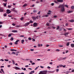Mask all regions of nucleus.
Wrapping results in <instances>:
<instances>
[{
	"instance_id": "f257e3e1",
	"label": "nucleus",
	"mask_w": 74,
	"mask_h": 74,
	"mask_svg": "<svg viewBox=\"0 0 74 74\" xmlns=\"http://www.w3.org/2000/svg\"><path fill=\"white\" fill-rule=\"evenodd\" d=\"M47 73V71H41L38 74H46Z\"/></svg>"
},
{
	"instance_id": "f03ea898",
	"label": "nucleus",
	"mask_w": 74,
	"mask_h": 74,
	"mask_svg": "<svg viewBox=\"0 0 74 74\" xmlns=\"http://www.w3.org/2000/svg\"><path fill=\"white\" fill-rule=\"evenodd\" d=\"M29 25H30V23L29 22H27L25 24L24 26H29Z\"/></svg>"
},
{
	"instance_id": "7ed1b4c3",
	"label": "nucleus",
	"mask_w": 74,
	"mask_h": 74,
	"mask_svg": "<svg viewBox=\"0 0 74 74\" xmlns=\"http://www.w3.org/2000/svg\"><path fill=\"white\" fill-rule=\"evenodd\" d=\"M37 23H34L33 24V27H37Z\"/></svg>"
},
{
	"instance_id": "20e7f679",
	"label": "nucleus",
	"mask_w": 74,
	"mask_h": 74,
	"mask_svg": "<svg viewBox=\"0 0 74 74\" xmlns=\"http://www.w3.org/2000/svg\"><path fill=\"white\" fill-rule=\"evenodd\" d=\"M61 11L62 12L65 11V9H64V8H61Z\"/></svg>"
},
{
	"instance_id": "39448f33",
	"label": "nucleus",
	"mask_w": 74,
	"mask_h": 74,
	"mask_svg": "<svg viewBox=\"0 0 74 74\" xmlns=\"http://www.w3.org/2000/svg\"><path fill=\"white\" fill-rule=\"evenodd\" d=\"M7 12L6 13L7 14H10L11 12V11H10V10L8 9L6 10Z\"/></svg>"
},
{
	"instance_id": "423d86ee",
	"label": "nucleus",
	"mask_w": 74,
	"mask_h": 74,
	"mask_svg": "<svg viewBox=\"0 0 74 74\" xmlns=\"http://www.w3.org/2000/svg\"><path fill=\"white\" fill-rule=\"evenodd\" d=\"M19 40H16L15 42L14 43V44L15 45H17V44H18V42H19Z\"/></svg>"
},
{
	"instance_id": "0eeeda50",
	"label": "nucleus",
	"mask_w": 74,
	"mask_h": 74,
	"mask_svg": "<svg viewBox=\"0 0 74 74\" xmlns=\"http://www.w3.org/2000/svg\"><path fill=\"white\" fill-rule=\"evenodd\" d=\"M12 11H13L14 12H16L17 11L16 10H15V8H13L11 10Z\"/></svg>"
},
{
	"instance_id": "6e6552de",
	"label": "nucleus",
	"mask_w": 74,
	"mask_h": 74,
	"mask_svg": "<svg viewBox=\"0 0 74 74\" xmlns=\"http://www.w3.org/2000/svg\"><path fill=\"white\" fill-rule=\"evenodd\" d=\"M59 3H63V0H57Z\"/></svg>"
},
{
	"instance_id": "1a4fd4ad",
	"label": "nucleus",
	"mask_w": 74,
	"mask_h": 74,
	"mask_svg": "<svg viewBox=\"0 0 74 74\" xmlns=\"http://www.w3.org/2000/svg\"><path fill=\"white\" fill-rule=\"evenodd\" d=\"M14 68V69H16V70H21V69H20V68H19L17 66H15Z\"/></svg>"
},
{
	"instance_id": "9d476101",
	"label": "nucleus",
	"mask_w": 74,
	"mask_h": 74,
	"mask_svg": "<svg viewBox=\"0 0 74 74\" xmlns=\"http://www.w3.org/2000/svg\"><path fill=\"white\" fill-rule=\"evenodd\" d=\"M12 32H13V33H17L18 32V31L16 30H13Z\"/></svg>"
},
{
	"instance_id": "9b49d317",
	"label": "nucleus",
	"mask_w": 74,
	"mask_h": 74,
	"mask_svg": "<svg viewBox=\"0 0 74 74\" xmlns=\"http://www.w3.org/2000/svg\"><path fill=\"white\" fill-rule=\"evenodd\" d=\"M33 21H35V20H36V18L35 17H33L32 18Z\"/></svg>"
},
{
	"instance_id": "f8f14e48",
	"label": "nucleus",
	"mask_w": 74,
	"mask_h": 74,
	"mask_svg": "<svg viewBox=\"0 0 74 74\" xmlns=\"http://www.w3.org/2000/svg\"><path fill=\"white\" fill-rule=\"evenodd\" d=\"M69 21L70 22H72V23L74 22V20H70Z\"/></svg>"
},
{
	"instance_id": "ddd939ff",
	"label": "nucleus",
	"mask_w": 74,
	"mask_h": 74,
	"mask_svg": "<svg viewBox=\"0 0 74 74\" xmlns=\"http://www.w3.org/2000/svg\"><path fill=\"white\" fill-rule=\"evenodd\" d=\"M71 46L72 48L74 47V44H71Z\"/></svg>"
},
{
	"instance_id": "4468645a",
	"label": "nucleus",
	"mask_w": 74,
	"mask_h": 74,
	"mask_svg": "<svg viewBox=\"0 0 74 74\" xmlns=\"http://www.w3.org/2000/svg\"><path fill=\"white\" fill-rule=\"evenodd\" d=\"M69 34V33L68 32H67L64 34V35L65 36H67Z\"/></svg>"
},
{
	"instance_id": "2eb2a0df",
	"label": "nucleus",
	"mask_w": 74,
	"mask_h": 74,
	"mask_svg": "<svg viewBox=\"0 0 74 74\" xmlns=\"http://www.w3.org/2000/svg\"><path fill=\"white\" fill-rule=\"evenodd\" d=\"M66 58H67L66 57H65L64 58H61V59L62 60H65V59H66Z\"/></svg>"
},
{
	"instance_id": "dca6fc26",
	"label": "nucleus",
	"mask_w": 74,
	"mask_h": 74,
	"mask_svg": "<svg viewBox=\"0 0 74 74\" xmlns=\"http://www.w3.org/2000/svg\"><path fill=\"white\" fill-rule=\"evenodd\" d=\"M67 29L69 30H73V28H67Z\"/></svg>"
},
{
	"instance_id": "f3484780",
	"label": "nucleus",
	"mask_w": 74,
	"mask_h": 74,
	"mask_svg": "<svg viewBox=\"0 0 74 74\" xmlns=\"http://www.w3.org/2000/svg\"><path fill=\"white\" fill-rule=\"evenodd\" d=\"M0 12H3V10L1 8H0Z\"/></svg>"
},
{
	"instance_id": "a211bd4d",
	"label": "nucleus",
	"mask_w": 74,
	"mask_h": 74,
	"mask_svg": "<svg viewBox=\"0 0 74 74\" xmlns=\"http://www.w3.org/2000/svg\"><path fill=\"white\" fill-rule=\"evenodd\" d=\"M10 50L11 51H16V50L14 49H11Z\"/></svg>"
},
{
	"instance_id": "6ab92c4d",
	"label": "nucleus",
	"mask_w": 74,
	"mask_h": 74,
	"mask_svg": "<svg viewBox=\"0 0 74 74\" xmlns=\"http://www.w3.org/2000/svg\"><path fill=\"white\" fill-rule=\"evenodd\" d=\"M25 40H24L23 39L22 40H21V43L22 44H23V42H24Z\"/></svg>"
},
{
	"instance_id": "aec40b11",
	"label": "nucleus",
	"mask_w": 74,
	"mask_h": 74,
	"mask_svg": "<svg viewBox=\"0 0 74 74\" xmlns=\"http://www.w3.org/2000/svg\"><path fill=\"white\" fill-rule=\"evenodd\" d=\"M27 5V4L25 3L23 5V7H26V6Z\"/></svg>"
},
{
	"instance_id": "412c9836",
	"label": "nucleus",
	"mask_w": 74,
	"mask_h": 74,
	"mask_svg": "<svg viewBox=\"0 0 74 74\" xmlns=\"http://www.w3.org/2000/svg\"><path fill=\"white\" fill-rule=\"evenodd\" d=\"M11 34H9L8 35V37H11Z\"/></svg>"
},
{
	"instance_id": "4be33fe9",
	"label": "nucleus",
	"mask_w": 74,
	"mask_h": 74,
	"mask_svg": "<svg viewBox=\"0 0 74 74\" xmlns=\"http://www.w3.org/2000/svg\"><path fill=\"white\" fill-rule=\"evenodd\" d=\"M71 9H73V10H74V6H72L71 7Z\"/></svg>"
},
{
	"instance_id": "5701e85b",
	"label": "nucleus",
	"mask_w": 74,
	"mask_h": 74,
	"mask_svg": "<svg viewBox=\"0 0 74 74\" xmlns=\"http://www.w3.org/2000/svg\"><path fill=\"white\" fill-rule=\"evenodd\" d=\"M73 11H69L68 12V13H71V12H73Z\"/></svg>"
},
{
	"instance_id": "b1692460",
	"label": "nucleus",
	"mask_w": 74,
	"mask_h": 74,
	"mask_svg": "<svg viewBox=\"0 0 74 74\" xmlns=\"http://www.w3.org/2000/svg\"><path fill=\"white\" fill-rule=\"evenodd\" d=\"M1 70L2 72V73H4V71H3V69H1Z\"/></svg>"
},
{
	"instance_id": "393cba45",
	"label": "nucleus",
	"mask_w": 74,
	"mask_h": 74,
	"mask_svg": "<svg viewBox=\"0 0 74 74\" xmlns=\"http://www.w3.org/2000/svg\"><path fill=\"white\" fill-rule=\"evenodd\" d=\"M3 16H7V14L5 13L3 14Z\"/></svg>"
},
{
	"instance_id": "a878e982",
	"label": "nucleus",
	"mask_w": 74,
	"mask_h": 74,
	"mask_svg": "<svg viewBox=\"0 0 74 74\" xmlns=\"http://www.w3.org/2000/svg\"><path fill=\"white\" fill-rule=\"evenodd\" d=\"M12 62L13 63V64H15V61L12 60Z\"/></svg>"
},
{
	"instance_id": "bb28decb",
	"label": "nucleus",
	"mask_w": 74,
	"mask_h": 74,
	"mask_svg": "<svg viewBox=\"0 0 74 74\" xmlns=\"http://www.w3.org/2000/svg\"><path fill=\"white\" fill-rule=\"evenodd\" d=\"M69 44H70V43H69V42H67L66 44L67 46H69Z\"/></svg>"
},
{
	"instance_id": "cd10ccee",
	"label": "nucleus",
	"mask_w": 74,
	"mask_h": 74,
	"mask_svg": "<svg viewBox=\"0 0 74 74\" xmlns=\"http://www.w3.org/2000/svg\"><path fill=\"white\" fill-rule=\"evenodd\" d=\"M10 40L13 41L14 40V38L13 37L11 38H10Z\"/></svg>"
},
{
	"instance_id": "c85d7f7f",
	"label": "nucleus",
	"mask_w": 74,
	"mask_h": 74,
	"mask_svg": "<svg viewBox=\"0 0 74 74\" xmlns=\"http://www.w3.org/2000/svg\"><path fill=\"white\" fill-rule=\"evenodd\" d=\"M64 6H65L67 8H69V7L68 6V5H64Z\"/></svg>"
},
{
	"instance_id": "c756f323",
	"label": "nucleus",
	"mask_w": 74,
	"mask_h": 74,
	"mask_svg": "<svg viewBox=\"0 0 74 74\" xmlns=\"http://www.w3.org/2000/svg\"><path fill=\"white\" fill-rule=\"evenodd\" d=\"M29 22L30 23H33V21H32L31 20H30Z\"/></svg>"
},
{
	"instance_id": "7c9ffc66",
	"label": "nucleus",
	"mask_w": 74,
	"mask_h": 74,
	"mask_svg": "<svg viewBox=\"0 0 74 74\" xmlns=\"http://www.w3.org/2000/svg\"><path fill=\"white\" fill-rule=\"evenodd\" d=\"M44 17V16H45V17H48V15L47 14H46L45 16H43Z\"/></svg>"
},
{
	"instance_id": "2f4dec72",
	"label": "nucleus",
	"mask_w": 74,
	"mask_h": 74,
	"mask_svg": "<svg viewBox=\"0 0 74 74\" xmlns=\"http://www.w3.org/2000/svg\"><path fill=\"white\" fill-rule=\"evenodd\" d=\"M38 67H39V66H38V67H36V68L35 69V70H37V69H38Z\"/></svg>"
},
{
	"instance_id": "473e14b6",
	"label": "nucleus",
	"mask_w": 74,
	"mask_h": 74,
	"mask_svg": "<svg viewBox=\"0 0 74 74\" xmlns=\"http://www.w3.org/2000/svg\"><path fill=\"white\" fill-rule=\"evenodd\" d=\"M54 3H56V4H58V2L56 1H54Z\"/></svg>"
},
{
	"instance_id": "72a5a7b5",
	"label": "nucleus",
	"mask_w": 74,
	"mask_h": 74,
	"mask_svg": "<svg viewBox=\"0 0 74 74\" xmlns=\"http://www.w3.org/2000/svg\"><path fill=\"white\" fill-rule=\"evenodd\" d=\"M3 5L4 6H5V7H6V5H7V4L5 3H4Z\"/></svg>"
},
{
	"instance_id": "f704fd0d",
	"label": "nucleus",
	"mask_w": 74,
	"mask_h": 74,
	"mask_svg": "<svg viewBox=\"0 0 74 74\" xmlns=\"http://www.w3.org/2000/svg\"><path fill=\"white\" fill-rule=\"evenodd\" d=\"M61 5L62 8H64V5Z\"/></svg>"
},
{
	"instance_id": "c9c22d12",
	"label": "nucleus",
	"mask_w": 74,
	"mask_h": 74,
	"mask_svg": "<svg viewBox=\"0 0 74 74\" xmlns=\"http://www.w3.org/2000/svg\"><path fill=\"white\" fill-rule=\"evenodd\" d=\"M28 40H32V38L30 37H29L28 38Z\"/></svg>"
},
{
	"instance_id": "e433bc0d",
	"label": "nucleus",
	"mask_w": 74,
	"mask_h": 74,
	"mask_svg": "<svg viewBox=\"0 0 74 74\" xmlns=\"http://www.w3.org/2000/svg\"><path fill=\"white\" fill-rule=\"evenodd\" d=\"M12 54H14V55H15V53L14 52H13L12 53Z\"/></svg>"
},
{
	"instance_id": "4c0bfd02",
	"label": "nucleus",
	"mask_w": 74,
	"mask_h": 74,
	"mask_svg": "<svg viewBox=\"0 0 74 74\" xmlns=\"http://www.w3.org/2000/svg\"><path fill=\"white\" fill-rule=\"evenodd\" d=\"M46 25L47 26H49V23L46 24Z\"/></svg>"
},
{
	"instance_id": "58836bf2",
	"label": "nucleus",
	"mask_w": 74,
	"mask_h": 74,
	"mask_svg": "<svg viewBox=\"0 0 74 74\" xmlns=\"http://www.w3.org/2000/svg\"><path fill=\"white\" fill-rule=\"evenodd\" d=\"M21 37H25V36L24 35H21L20 36Z\"/></svg>"
},
{
	"instance_id": "ea45409f",
	"label": "nucleus",
	"mask_w": 74,
	"mask_h": 74,
	"mask_svg": "<svg viewBox=\"0 0 74 74\" xmlns=\"http://www.w3.org/2000/svg\"><path fill=\"white\" fill-rule=\"evenodd\" d=\"M33 12H34V13H35V12H37V11L36 10H34L33 11Z\"/></svg>"
},
{
	"instance_id": "a19ab883",
	"label": "nucleus",
	"mask_w": 74,
	"mask_h": 74,
	"mask_svg": "<svg viewBox=\"0 0 74 74\" xmlns=\"http://www.w3.org/2000/svg\"><path fill=\"white\" fill-rule=\"evenodd\" d=\"M23 18H24L23 17H22L20 19H21V21H22V20H23Z\"/></svg>"
},
{
	"instance_id": "79ce46f5",
	"label": "nucleus",
	"mask_w": 74,
	"mask_h": 74,
	"mask_svg": "<svg viewBox=\"0 0 74 74\" xmlns=\"http://www.w3.org/2000/svg\"><path fill=\"white\" fill-rule=\"evenodd\" d=\"M40 12H41L40 11H39L38 13H37V14H38V15H40Z\"/></svg>"
},
{
	"instance_id": "37998d69",
	"label": "nucleus",
	"mask_w": 74,
	"mask_h": 74,
	"mask_svg": "<svg viewBox=\"0 0 74 74\" xmlns=\"http://www.w3.org/2000/svg\"><path fill=\"white\" fill-rule=\"evenodd\" d=\"M4 60L6 62H7V61H8V60H8V59H5Z\"/></svg>"
},
{
	"instance_id": "c03bdc74",
	"label": "nucleus",
	"mask_w": 74,
	"mask_h": 74,
	"mask_svg": "<svg viewBox=\"0 0 74 74\" xmlns=\"http://www.w3.org/2000/svg\"><path fill=\"white\" fill-rule=\"evenodd\" d=\"M60 27L59 26H58L57 27V30H58L59 29Z\"/></svg>"
},
{
	"instance_id": "a18cd8bd",
	"label": "nucleus",
	"mask_w": 74,
	"mask_h": 74,
	"mask_svg": "<svg viewBox=\"0 0 74 74\" xmlns=\"http://www.w3.org/2000/svg\"><path fill=\"white\" fill-rule=\"evenodd\" d=\"M58 60H59V61H60V60H62V58H59L58 59Z\"/></svg>"
},
{
	"instance_id": "49530a36",
	"label": "nucleus",
	"mask_w": 74,
	"mask_h": 74,
	"mask_svg": "<svg viewBox=\"0 0 74 74\" xmlns=\"http://www.w3.org/2000/svg\"><path fill=\"white\" fill-rule=\"evenodd\" d=\"M56 72H58V71H59V69H56Z\"/></svg>"
},
{
	"instance_id": "de8ad7c7",
	"label": "nucleus",
	"mask_w": 74,
	"mask_h": 74,
	"mask_svg": "<svg viewBox=\"0 0 74 74\" xmlns=\"http://www.w3.org/2000/svg\"><path fill=\"white\" fill-rule=\"evenodd\" d=\"M52 29H55V27H52Z\"/></svg>"
},
{
	"instance_id": "09e8293b",
	"label": "nucleus",
	"mask_w": 74,
	"mask_h": 74,
	"mask_svg": "<svg viewBox=\"0 0 74 74\" xmlns=\"http://www.w3.org/2000/svg\"><path fill=\"white\" fill-rule=\"evenodd\" d=\"M8 8H10L11 7V5H10V6L8 5Z\"/></svg>"
},
{
	"instance_id": "8fccbe9b",
	"label": "nucleus",
	"mask_w": 74,
	"mask_h": 74,
	"mask_svg": "<svg viewBox=\"0 0 74 74\" xmlns=\"http://www.w3.org/2000/svg\"><path fill=\"white\" fill-rule=\"evenodd\" d=\"M31 72H32V73H34V71H31Z\"/></svg>"
},
{
	"instance_id": "3c124183",
	"label": "nucleus",
	"mask_w": 74,
	"mask_h": 74,
	"mask_svg": "<svg viewBox=\"0 0 74 74\" xmlns=\"http://www.w3.org/2000/svg\"><path fill=\"white\" fill-rule=\"evenodd\" d=\"M52 64H53V63L52 62H51L49 63V64H51V65H52Z\"/></svg>"
},
{
	"instance_id": "603ef678",
	"label": "nucleus",
	"mask_w": 74,
	"mask_h": 74,
	"mask_svg": "<svg viewBox=\"0 0 74 74\" xmlns=\"http://www.w3.org/2000/svg\"><path fill=\"white\" fill-rule=\"evenodd\" d=\"M51 5H52V6H53V5H54V3H52L51 4Z\"/></svg>"
},
{
	"instance_id": "864d4df0",
	"label": "nucleus",
	"mask_w": 74,
	"mask_h": 74,
	"mask_svg": "<svg viewBox=\"0 0 74 74\" xmlns=\"http://www.w3.org/2000/svg\"><path fill=\"white\" fill-rule=\"evenodd\" d=\"M32 41H35V39H34L32 38Z\"/></svg>"
},
{
	"instance_id": "5fc2aeb1",
	"label": "nucleus",
	"mask_w": 74,
	"mask_h": 74,
	"mask_svg": "<svg viewBox=\"0 0 74 74\" xmlns=\"http://www.w3.org/2000/svg\"><path fill=\"white\" fill-rule=\"evenodd\" d=\"M59 47H63V46L62 45H59Z\"/></svg>"
},
{
	"instance_id": "6e6d98bb",
	"label": "nucleus",
	"mask_w": 74,
	"mask_h": 74,
	"mask_svg": "<svg viewBox=\"0 0 74 74\" xmlns=\"http://www.w3.org/2000/svg\"><path fill=\"white\" fill-rule=\"evenodd\" d=\"M38 47H40L41 46V44H39L38 45Z\"/></svg>"
},
{
	"instance_id": "4d7b16f0",
	"label": "nucleus",
	"mask_w": 74,
	"mask_h": 74,
	"mask_svg": "<svg viewBox=\"0 0 74 74\" xmlns=\"http://www.w3.org/2000/svg\"><path fill=\"white\" fill-rule=\"evenodd\" d=\"M61 5H60L58 6V8H61Z\"/></svg>"
},
{
	"instance_id": "13d9d810",
	"label": "nucleus",
	"mask_w": 74,
	"mask_h": 74,
	"mask_svg": "<svg viewBox=\"0 0 74 74\" xmlns=\"http://www.w3.org/2000/svg\"><path fill=\"white\" fill-rule=\"evenodd\" d=\"M49 45H46V46L47 47H49Z\"/></svg>"
},
{
	"instance_id": "bf43d9fd",
	"label": "nucleus",
	"mask_w": 74,
	"mask_h": 74,
	"mask_svg": "<svg viewBox=\"0 0 74 74\" xmlns=\"http://www.w3.org/2000/svg\"><path fill=\"white\" fill-rule=\"evenodd\" d=\"M8 17H12V16L8 15Z\"/></svg>"
},
{
	"instance_id": "052dcab7",
	"label": "nucleus",
	"mask_w": 74,
	"mask_h": 74,
	"mask_svg": "<svg viewBox=\"0 0 74 74\" xmlns=\"http://www.w3.org/2000/svg\"><path fill=\"white\" fill-rule=\"evenodd\" d=\"M12 25L14 26H15V24L13 23V24H12Z\"/></svg>"
},
{
	"instance_id": "680f3d73",
	"label": "nucleus",
	"mask_w": 74,
	"mask_h": 74,
	"mask_svg": "<svg viewBox=\"0 0 74 74\" xmlns=\"http://www.w3.org/2000/svg\"><path fill=\"white\" fill-rule=\"evenodd\" d=\"M56 51H60V50L59 49H57L56 50Z\"/></svg>"
},
{
	"instance_id": "e2e57ef3",
	"label": "nucleus",
	"mask_w": 74,
	"mask_h": 74,
	"mask_svg": "<svg viewBox=\"0 0 74 74\" xmlns=\"http://www.w3.org/2000/svg\"><path fill=\"white\" fill-rule=\"evenodd\" d=\"M30 51H34V49H30Z\"/></svg>"
},
{
	"instance_id": "0e129e2a",
	"label": "nucleus",
	"mask_w": 74,
	"mask_h": 74,
	"mask_svg": "<svg viewBox=\"0 0 74 74\" xmlns=\"http://www.w3.org/2000/svg\"><path fill=\"white\" fill-rule=\"evenodd\" d=\"M25 67H29V66L28 65H26L25 66Z\"/></svg>"
},
{
	"instance_id": "69168bd1",
	"label": "nucleus",
	"mask_w": 74,
	"mask_h": 74,
	"mask_svg": "<svg viewBox=\"0 0 74 74\" xmlns=\"http://www.w3.org/2000/svg\"><path fill=\"white\" fill-rule=\"evenodd\" d=\"M30 63H33V61H32V60H30Z\"/></svg>"
},
{
	"instance_id": "338daca9",
	"label": "nucleus",
	"mask_w": 74,
	"mask_h": 74,
	"mask_svg": "<svg viewBox=\"0 0 74 74\" xmlns=\"http://www.w3.org/2000/svg\"><path fill=\"white\" fill-rule=\"evenodd\" d=\"M47 69H51V67H50L49 66H47Z\"/></svg>"
},
{
	"instance_id": "774afa93",
	"label": "nucleus",
	"mask_w": 74,
	"mask_h": 74,
	"mask_svg": "<svg viewBox=\"0 0 74 74\" xmlns=\"http://www.w3.org/2000/svg\"><path fill=\"white\" fill-rule=\"evenodd\" d=\"M29 74H33V73H32V72H29Z\"/></svg>"
}]
</instances>
